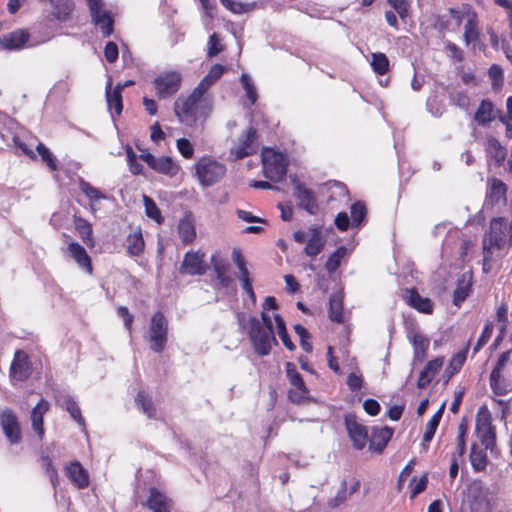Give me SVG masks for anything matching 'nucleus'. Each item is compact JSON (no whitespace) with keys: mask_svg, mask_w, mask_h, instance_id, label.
Instances as JSON below:
<instances>
[{"mask_svg":"<svg viewBox=\"0 0 512 512\" xmlns=\"http://www.w3.org/2000/svg\"><path fill=\"white\" fill-rule=\"evenodd\" d=\"M211 107L205 98L193 93L188 96H179L174 102V113L179 121L186 126H195L198 122L206 120Z\"/></svg>","mask_w":512,"mask_h":512,"instance_id":"1","label":"nucleus"},{"mask_svg":"<svg viewBox=\"0 0 512 512\" xmlns=\"http://www.w3.org/2000/svg\"><path fill=\"white\" fill-rule=\"evenodd\" d=\"M512 241L509 240L507 230V220L504 217H495L490 221L489 229L483 238V257L485 262H489L493 257L494 249L509 248Z\"/></svg>","mask_w":512,"mask_h":512,"instance_id":"2","label":"nucleus"},{"mask_svg":"<svg viewBox=\"0 0 512 512\" xmlns=\"http://www.w3.org/2000/svg\"><path fill=\"white\" fill-rule=\"evenodd\" d=\"M248 336L255 352L259 356L269 355L272 345L278 344L274 329L264 327L255 316L250 317L248 320Z\"/></svg>","mask_w":512,"mask_h":512,"instance_id":"3","label":"nucleus"},{"mask_svg":"<svg viewBox=\"0 0 512 512\" xmlns=\"http://www.w3.org/2000/svg\"><path fill=\"white\" fill-rule=\"evenodd\" d=\"M263 173L273 182L282 181L287 174L288 163L283 153L264 148L261 153Z\"/></svg>","mask_w":512,"mask_h":512,"instance_id":"4","label":"nucleus"},{"mask_svg":"<svg viewBox=\"0 0 512 512\" xmlns=\"http://www.w3.org/2000/svg\"><path fill=\"white\" fill-rule=\"evenodd\" d=\"M196 176L204 186L219 182L226 174V166L210 156L201 157L195 164Z\"/></svg>","mask_w":512,"mask_h":512,"instance_id":"5","label":"nucleus"},{"mask_svg":"<svg viewBox=\"0 0 512 512\" xmlns=\"http://www.w3.org/2000/svg\"><path fill=\"white\" fill-rule=\"evenodd\" d=\"M475 434L481 446L493 451L496 445V429L492 424V416L487 407L478 409L475 421Z\"/></svg>","mask_w":512,"mask_h":512,"instance_id":"6","label":"nucleus"},{"mask_svg":"<svg viewBox=\"0 0 512 512\" xmlns=\"http://www.w3.org/2000/svg\"><path fill=\"white\" fill-rule=\"evenodd\" d=\"M150 349L155 353H162L168 342V320L161 311L155 312L149 323Z\"/></svg>","mask_w":512,"mask_h":512,"instance_id":"7","label":"nucleus"},{"mask_svg":"<svg viewBox=\"0 0 512 512\" xmlns=\"http://www.w3.org/2000/svg\"><path fill=\"white\" fill-rule=\"evenodd\" d=\"M285 368L289 383L293 387V389L288 391L289 400L297 405L309 400V389L301 374L297 371L296 365L293 362H286Z\"/></svg>","mask_w":512,"mask_h":512,"instance_id":"8","label":"nucleus"},{"mask_svg":"<svg viewBox=\"0 0 512 512\" xmlns=\"http://www.w3.org/2000/svg\"><path fill=\"white\" fill-rule=\"evenodd\" d=\"M205 257L206 254L202 250H188L178 268L179 274L192 277L206 274L208 265Z\"/></svg>","mask_w":512,"mask_h":512,"instance_id":"9","label":"nucleus"},{"mask_svg":"<svg viewBox=\"0 0 512 512\" xmlns=\"http://www.w3.org/2000/svg\"><path fill=\"white\" fill-rule=\"evenodd\" d=\"M152 83L158 98L167 99L179 91L182 76L178 71H165L154 78Z\"/></svg>","mask_w":512,"mask_h":512,"instance_id":"10","label":"nucleus"},{"mask_svg":"<svg viewBox=\"0 0 512 512\" xmlns=\"http://www.w3.org/2000/svg\"><path fill=\"white\" fill-rule=\"evenodd\" d=\"M92 23L99 26L103 37H109L114 32V18L110 11L103 10L102 0H86Z\"/></svg>","mask_w":512,"mask_h":512,"instance_id":"11","label":"nucleus"},{"mask_svg":"<svg viewBox=\"0 0 512 512\" xmlns=\"http://www.w3.org/2000/svg\"><path fill=\"white\" fill-rule=\"evenodd\" d=\"M344 425L352 446L356 450H363L368 444L369 433L367 426L359 422L357 416L351 413L344 416Z\"/></svg>","mask_w":512,"mask_h":512,"instance_id":"12","label":"nucleus"},{"mask_svg":"<svg viewBox=\"0 0 512 512\" xmlns=\"http://www.w3.org/2000/svg\"><path fill=\"white\" fill-rule=\"evenodd\" d=\"M33 372L32 362L27 352L17 349L14 352L9 367V377L18 382H24L30 378Z\"/></svg>","mask_w":512,"mask_h":512,"instance_id":"13","label":"nucleus"},{"mask_svg":"<svg viewBox=\"0 0 512 512\" xmlns=\"http://www.w3.org/2000/svg\"><path fill=\"white\" fill-rule=\"evenodd\" d=\"M257 137V129L254 126H249L240 136L238 145L231 149L230 154L233 155L236 160L255 154L258 149L256 144Z\"/></svg>","mask_w":512,"mask_h":512,"instance_id":"14","label":"nucleus"},{"mask_svg":"<svg viewBox=\"0 0 512 512\" xmlns=\"http://www.w3.org/2000/svg\"><path fill=\"white\" fill-rule=\"evenodd\" d=\"M140 159L152 170L170 177L175 176L179 171V166L169 156L156 157L150 152H146L140 155Z\"/></svg>","mask_w":512,"mask_h":512,"instance_id":"15","label":"nucleus"},{"mask_svg":"<svg viewBox=\"0 0 512 512\" xmlns=\"http://www.w3.org/2000/svg\"><path fill=\"white\" fill-rule=\"evenodd\" d=\"M0 424L10 444H18L21 441L22 436L18 417L12 409L5 408L1 412Z\"/></svg>","mask_w":512,"mask_h":512,"instance_id":"16","label":"nucleus"},{"mask_svg":"<svg viewBox=\"0 0 512 512\" xmlns=\"http://www.w3.org/2000/svg\"><path fill=\"white\" fill-rule=\"evenodd\" d=\"M394 430L388 426H374L368 438L369 450L381 454L393 436Z\"/></svg>","mask_w":512,"mask_h":512,"instance_id":"17","label":"nucleus"},{"mask_svg":"<svg viewBox=\"0 0 512 512\" xmlns=\"http://www.w3.org/2000/svg\"><path fill=\"white\" fill-rule=\"evenodd\" d=\"M464 15L466 17V23L464 25L463 38L465 44L469 45L477 41L480 35L478 14L471 5L465 4Z\"/></svg>","mask_w":512,"mask_h":512,"instance_id":"18","label":"nucleus"},{"mask_svg":"<svg viewBox=\"0 0 512 512\" xmlns=\"http://www.w3.org/2000/svg\"><path fill=\"white\" fill-rule=\"evenodd\" d=\"M402 297L406 303L415 310L424 314L433 313L434 305L431 299L422 297L416 288L404 289Z\"/></svg>","mask_w":512,"mask_h":512,"instance_id":"19","label":"nucleus"},{"mask_svg":"<svg viewBox=\"0 0 512 512\" xmlns=\"http://www.w3.org/2000/svg\"><path fill=\"white\" fill-rule=\"evenodd\" d=\"M308 233L309 238L303 252L311 258H315L322 252L326 243L322 233V227L319 225H312L308 228Z\"/></svg>","mask_w":512,"mask_h":512,"instance_id":"20","label":"nucleus"},{"mask_svg":"<svg viewBox=\"0 0 512 512\" xmlns=\"http://www.w3.org/2000/svg\"><path fill=\"white\" fill-rule=\"evenodd\" d=\"M67 252L85 273L89 275L93 273L92 259L82 245L72 241L67 246Z\"/></svg>","mask_w":512,"mask_h":512,"instance_id":"21","label":"nucleus"},{"mask_svg":"<svg viewBox=\"0 0 512 512\" xmlns=\"http://www.w3.org/2000/svg\"><path fill=\"white\" fill-rule=\"evenodd\" d=\"M216 279L222 288H229L233 284V279L229 275L230 264L227 260L218 254H213L210 258Z\"/></svg>","mask_w":512,"mask_h":512,"instance_id":"22","label":"nucleus"},{"mask_svg":"<svg viewBox=\"0 0 512 512\" xmlns=\"http://www.w3.org/2000/svg\"><path fill=\"white\" fill-rule=\"evenodd\" d=\"M65 472L70 481L78 489H85L89 486V474L79 461H72L66 465Z\"/></svg>","mask_w":512,"mask_h":512,"instance_id":"23","label":"nucleus"},{"mask_svg":"<svg viewBox=\"0 0 512 512\" xmlns=\"http://www.w3.org/2000/svg\"><path fill=\"white\" fill-rule=\"evenodd\" d=\"M328 318L336 324L345 323L344 296L342 292H336L330 295L327 304Z\"/></svg>","mask_w":512,"mask_h":512,"instance_id":"24","label":"nucleus"},{"mask_svg":"<svg viewBox=\"0 0 512 512\" xmlns=\"http://www.w3.org/2000/svg\"><path fill=\"white\" fill-rule=\"evenodd\" d=\"M50 405L47 400L41 398L31 411L30 419L33 430L37 433L40 440L45 435L44 415L49 411Z\"/></svg>","mask_w":512,"mask_h":512,"instance_id":"25","label":"nucleus"},{"mask_svg":"<svg viewBox=\"0 0 512 512\" xmlns=\"http://www.w3.org/2000/svg\"><path fill=\"white\" fill-rule=\"evenodd\" d=\"M146 504L153 512H170L172 500L156 487H150Z\"/></svg>","mask_w":512,"mask_h":512,"instance_id":"26","label":"nucleus"},{"mask_svg":"<svg viewBox=\"0 0 512 512\" xmlns=\"http://www.w3.org/2000/svg\"><path fill=\"white\" fill-rule=\"evenodd\" d=\"M444 364V357H436L427 362L417 380L419 388H426Z\"/></svg>","mask_w":512,"mask_h":512,"instance_id":"27","label":"nucleus"},{"mask_svg":"<svg viewBox=\"0 0 512 512\" xmlns=\"http://www.w3.org/2000/svg\"><path fill=\"white\" fill-rule=\"evenodd\" d=\"M127 255L130 257H139L144 253L145 241L141 228L130 232L125 240Z\"/></svg>","mask_w":512,"mask_h":512,"instance_id":"28","label":"nucleus"},{"mask_svg":"<svg viewBox=\"0 0 512 512\" xmlns=\"http://www.w3.org/2000/svg\"><path fill=\"white\" fill-rule=\"evenodd\" d=\"M507 185L498 178H492L486 193L488 204L495 206L500 202L506 201Z\"/></svg>","mask_w":512,"mask_h":512,"instance_id":"29","label":"nucleus"},{"mask_svg":"<svg viewBox=\"0 0 512 512\" xmlns=\"http://www.w3.org/2000/svg\"><path fill=\"white\" fill-rule=\"evenodd\" d=\"M488 450L489 449H486L484 446L480 447L477 443L471 445L469 460L475 472H483L486 470L489 463L487 455Z\"/></svg>","mask_w":512,"mask_h":512,"instance_id":"30","label":"nucleus"},{"mask_svg":"<svg viewBox=\"0 0 512 512\" xmlns=\"http://www.w3.org/2000/svg\"><path fill=\"white\" fill-rule=\"evenodd\" d=\"M75 230L78 232L82 242L89 248L95 246V240L93 237V228L89 221L81 216L74 215L73 217Z\"/></svg>","mask_w":512,"mask_h":512,"instance_id":"31","label":"nucleus"},{"mask_svg":"<svg viewBox=\"0 0 512 512\" xmlns=\"http://www.w3.org/2000/svg\"><path fill=\"white\" fill-rule=\"evenodd\" d=\"M56 402L61 408L65 409L70 414L71 418L75 420L79 426H86V421L82 415L81 409L77 401L72 396L66 395L62 398H58Z\"/></svg>","mask_w":512,"mask_h":512,"instance_id":"32","label":"nucleus"},{"mask_svg":"<svg viewBox=\"0 0 512 512\" xmlns=\"http://www.w3.org/2000/svg\"><path fill=\"white\" fill-rule=\"evenodd\" d=\"M469 348H470V341H468L465 344V346L450 359V361L446 367V370H445V375L448 380L451 379L454 375H456L462 369L463 365L466 362Z\"/></svg>","mask_w":512,"mask_h":512,"instance_id":"33","label":"nucleus"},{"mask_svg":"<svg viewBox=\"0 0 512 512\" xmlns=\"http://www.w3.org/2000/svg\"><path fill=\"white\" fill-rule=\"evenodd\" d=\"M52 6L53 16L61 21L66 22L70 19L72 12L75 9L73 0H48Z\"/></svg>","mask_w":512,"mask_h":512,"instance_id":"34","label":"nucleus"},{"mask_svg":"<svg viewBox=\"0 0 512 512\" xmlns=\"http://www.w3.org/2000/svg\"><path fill=\"white\" fill-rule=\"evenodd\" d=\"M486 152L495 161L497 167L503 165L507 156V150L494 136H487Z\"/></svg>","mask_w":512,"mask_h":512,"instance_id":"35","label":"nucleus"},{"mask_svg":"<svg viewBox=\"0 0 512 512\" xmlns=\"http://www.w3.org/2000/svg\"><path fill=\"white\" fill-rule=\"evenodd\" d=\"M472 280L471 276L462 274L457 281L456 289L453 293V304L457 307L467 299L471 293Z\"/></svg>","mask_w":512,"mask_h":512,"instance_id":"36","label":"nucleus"},{"mask_svg":"<svg viewBox=\"0 0 512 512\" xmlns=\"http://www.w3.org/2000/svg\"><path fill=\"white\" fill-rule=\"evenodd\" d=\"M494 118V105L492 101L483 99L475 112V121L481 126H486L489 125Z\"/></svg>","mask_w":512,"mask_h":512,"instance_id":"37","label":"nucleus"},{"mask_svg":"<svg viewBox=\"0 0 512 512\" xmlns=\"http://www.w3.org/2000/svg\"><path fill=\"white\" fill-rule=\"evenodd\" d=\"M29 40V33L23 29L12 31L3 35L2 44L7 49H19Z\"/></svg>","mask_w":512,"mask_h":512,"instance_id":"38","label":"nucleus"},{"mask_svg":"<svg viewBox=\"0 0 512 512\" xmlns=\"http://www.w3.org/2000/svg\"><path fill=\"white\" fill-rule=\"evenodd\" d=\"M468 436V422L466 419H462L457 427V436L455 439V452L452 456L457 458H463L466 452V440Z\"/></svg>","mask_w":512,"mask_h":512,"instance_id":"39","label":"nucleus"},{"mask_svg":"<svg viewBox=\"0 0 512 512\" xmlns=\"http://www.w3.org/2000/svg\"><path fill=\"white\" fill-rule=\"evenodd\" d=\"M135 403L137 408L142 411L149 419L155 418L156 416V407L154 405L152 397L141 390L137 393L135 397Z\"/></svg>","mask_w":512,"mask_h":512,"instance_id":"40","label":"nucleus"},{"mask_svg":"<svg viewBox=\"0 0 512 512\" xmlns=\"http://www.w3.org/2000/svg\"><path fill=\"white\" fill-rule=\"evenodd\" d=\"M178 234L184 245L192 244L196 239V229L193 221L185 217L179 221Z\"/></svg>","mask_w":512,"mask_h":512,"instance_id":"41","label":"nucleus"},{"mask_svg":"<svg viewBox=\"0 0 512 512\" xmlns=\"http://www.w3.org/2000/svg\"><path fill=\"white\" fill-rule=\"evenodd\" d=\"M79 189L89 199L91 211L93 213L96 212L95 203L105 199L106 196L99 189L83 179L79 181Z\"/></svg>","mask_w":512,"mask_h":512,"instance_id":"42","label":"nucleus"},{"mask_svg":"<svg viewBox=\"0 0 512 512\" xmlns=\"http://www.w3.org/2000/svg\"><path fill=\"white\" fill-rule=\"evenodd\" d=\"M112 86V80L109 79V81L106 84V101L109 111H114V114L116 116H120L123 110V101H122V95L118 94V92H112L111 91Z\"/></svg>","mask_w":512,"mask_h":512,"instance_id":"43","label":"nucleus"},{"mask_svg":"<svg viewBox=\"0 0 512 512\" xmlns=\"http://www.w3.org/2000/svg\"><path fill=\"white\" fill-rule=\"evenodd\" d=\"M445 410V403H442V405L439 407V409L433 414V416L430 418L428 423L426 424L425 432L423 434V442L429 443L439 426L440 420L442 418V415Z\"/></svg>","mask_w":512,"mask_h":512,"instance_id":"44","label":"nucleus"},{"mask_svg":"<svg viewBox=\"0 0 512 512\" xmlns=\"http://www.w3.org/2000/svg\"><path fill=\"white\" fill-rule=\"evenodd\" d=\"M347 254V248L343 245L336 248V250L328 257L325 263V269L332 275L341 265L342 260Z\"/></svg>","mask_w":512,"mask_h":512,"instance_id":"45","label":"nucleus"},{"mask_svg":"<svg viewBox=\"0 0 512 512\" xmlns=\"http://www.w3.org/2000/svg\"><path fill=\"white\" fill-rule=\"evenodd\" d=\"M414 359L422 362L426 358L427 350L430 345L429 339L419 333L413 336Z\"/></svg>","mask_w":512,"mask_h":512,"instance_id":"46","label":"nucleus"},{"mask_svg":"<svg viewBox=\"0 0 512 512\" xmlns=\"http://www.w3.org/2000/svg\"><path fill=\"white\" fill-rule=\"evenodd\" d=\"M371 68L377 75L383 76L389 71V59L386 54L382 52H375L371 54Z\"/></svg>","mask_w":512,"mask_h":512,"instance_id":"47","label":"nucleus"},{"mask_svg":"<svg viewBox=\"0 0 512 512\" xmlns=\"http://www.w3.org/2000/svg\"><path fill=\"white\" fill-rule=\"evenodd\" d=\"M295 195L296 198L300 201V205L307 211L312 212V208L315 206V198L313 192L306 188L303 184H299L296 187Z\"/></svg>","mask_w":512,"mask_h":512,"instance_id":"48","label":"nucleus"},{"mask_svg":"<svg viewBox=\"0 0 512 512\" xmlns=\"http://www.w3.org/2000/svg\"><path fill=\"white\" fill-rule=\"evenodd\" d=\"M274 320H275V323H276V328H277V332H278L279 338L281 339L283 345L289 351H294L296 349V346L292 342V340H291V338H290V336L288 334V331L286 329V324H285L284 319L282 318V316L280 314H275L274 315Z\"/></svg>","mask_w":512,"mask_h":512,"instance_id":"49","label":"nucleus"},{"mask_svg":"<svg viewBox=\"0 0 512 512\" xmlns=\"http://www.w3.org/2000/svg\"><path fill=\"white\" fill-rule=\"evenodd\" d=\"M142 198L146 216L150 219H153L156 223L162 224L164 222V218L155 201L145 194Z\"/></svg>","mask_w":512,"mask_h":512,"instance_id":"50","label":"nucleus"},{"mask_svg":"<svg viewBox=\"0 0 512 512\" xmlns=\"http://www.w3.org/2000/svg\"><path fill=\"white\" fill-rule=\"evenodd\" d=\"M350 214L352 226L358 227L362 224L367 216V208L364 202L357 201L350 206Z\"/></svg>","mask_w":512,"mask_h":512,"instance_id":"51","label":"nucleus"},{"mask_svg":"<svg viewBox=\"0 0 512 512\" xmlns=\"http://www.w3.org/2000/svg\"><path fill=\"white\" fill-rule=\"evenodd\" d=\"M221 4L233 14L248 13L255 9V3H242L235 0H220Z\"/></svg>","mask_w":512,"mask_h":512,"instance_id":"52","label":"nucleus"},{"mask_svg":"<svg viewBox=\"0 0 512 512\" xmlns=\"http://www.w3.org/2000/svg\"><path fill=\"white\" fill-rule=\"evenodd\" d=\"M36 150L40 155L41 160L47 165V167L51 171H56L58 169V163L56 158L43 143H39L36 147Z\"/></svg>","mask_w":512,"mask_h":512,"instance_id":"53","label":"nucleus"},{"mask_svg":"<svg viewBox=\"0 0 512 512\" xmlns=\"http://www.w3.org/2000/svg\"><path fill=\"white\" fill-rule=\"evenodd\" d=\"M489 381L491 390L495 395L503 396L508 393V384L502 374H498V376H496L495 374L490 373Z\"/></svg>","mask_w":512,"mask_h":512,"instance_id":"54","label":"nucleus"},{"mask_svg":"<svg viewBox=\"0 0 512 512\" xmlns=\"http://www.w3.org/2000/svg\"><path fill=\"white\" fill-rule=\"evenodd\" d=\"M240 82L243 89L245 90L246 97L250 101V105H255L258 100V93L253 82L251 81V78L247 74L243 73L240 77Z\"/></svg>","mask_w":512,"mask_h":512,"instance_id":"55","label":"nucleus"},{"mask_svg":"<svg viewBox=\"0 0 512 512\" xmlns=\"http://www.w3.org/2000/svg\"><path fill=\"white\" fill-rule=\"evenodd\" d=\"M294 331L300 338V346L306 353H311L313 350V346L310 342L311 334L309 331L301 324L294 325Z\"/></svg>","mask_w":512,"mask_h":512,"instance_id":"56","label":"nucleus"},{"mask_svg":"<svg viewBox=\"0 0 512 512\" xmlns=\"http://www.w3.org/2000/svg\"><path fill=\"white\" fill-rule=\"evenodd\" d=\"M348 487H347V482L346 480H343L340 484V487L337 491V494L335 497L333 498H330L328 500V507L331 508V509H335L337 507H339L340 505H342L348 498Z\"/></svg>","mask_w":512,"mask_h":512,"instance_id":"57","label":"nucleus"},{"mask_svg":"<svg viewBox=\"0 0 512 512\" xmlns=\"http://www.w3.org/2000/svg\"><path fill=\"white\" fill-rule=\"evenodd\" d=\"M42 461L44 464L45 472L48 475L53 488L56 489L57 485L59 484L58 471L53 465L52 459L49 456H43Z\"/></svg>","mask_w":512,"mask_h":512,"instance_id":"58","label":"nucleus"},{"mask_svg":"<svg viewBox=\"0 0 512 512\" xmlns=\"http://www.w3.org/2000/svg\"><path fill=\"white\" fill-rule=\"evenodd\" d=\"M127 161L129 170L133 175H140L143 171V165L138 161L136 154L132 150V148H128L127 151Z\"/></svg>","mask_w":512,"mask_h":512,"instance_id":"59","label":"nucleus"},{"mask_svg":"<svg viewBox=\"0 0 512 512\" xmlns=\"http://www.w3.org/2000/svg\"><path fill=\"white\" fill-rule=\"evenodd\" d=\"M387 2L397 12L401 19L408 17L410 7L408 0H387Z\"/></svg>","mask_w":512,"mask_h":512,"instance_id":"60","label":"nucleus"},{"mask_svg":"<svg viewBox=\"0 0 512 512\" xmlns=\"http://www.w3.org/2000/svg\"><path fill=\"white\" fill-rule=\"evenodd\" d=\"M492 330H493L492 324L486 323L481 335L479 336V338L473 348L474 354H476L478 351H480L482 349V347L484 345H486V343L488 342V340L490 339V337L492 335Z\"/></svg>","mask_w":512,"mask_h":512,"instance_id":"61","label":"nucleus"},{"mask_svg":"<svg viewBox=\"0 0 512 512\" xmlns=\"http://www.w3.org/2000/svg\"><path fill=\"white\" fill-rule=\"evenodd\" d=\"M177 149L185 159H191L194 156V147L186 138H180L177 140Z\"/></svg>","mask_w":512,"mask_h":512,"instance_id":"62","label":"nucleus"},{"mask_svg":"<svg viewBox=\"0 0 512 512\" xmlns=\"http://www.w3.org/2000/svg\"><path fill=\"white\" fill-rule=\"evenodd\" d=\"M224 49L223 45L220 42V39L216 33H213L209 36L208 40V56L215 57Z\"/></svg>","mask_w":512,"mask_h":512,"instance_id":"63","label":"nucleus"},{"mask_svg":"<svg viewBox=\"0 0 512 512\" xmlns=\"http://www.w3.org/2000/svg\"><path fill=\"white\" fill-rule=\"evenodd\" d=\"M119 51L116 43L109 41L104 48V56L107 62L114 63L118 59Z\"/></svg>","mask_w":512,"mask_h":512,"instance_id":"64","label":"nucleus"}]
</instances>
